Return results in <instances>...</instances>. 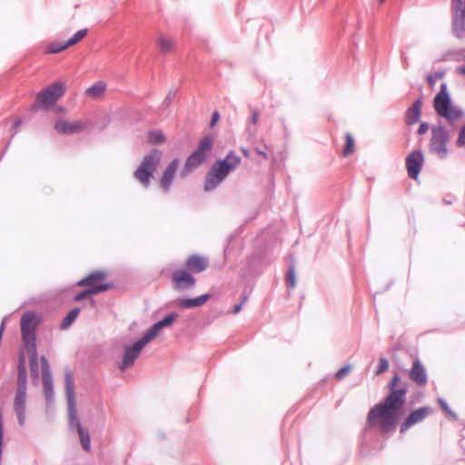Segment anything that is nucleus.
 <instances>
[{
  "instance_id": "1",
  "label": "nucleus",
  "mask_w": 465,
  "mask_h": 465,
  "mask_svg": "<svg viewBox=\"0 0 465 465\" xmlns=\"http://www.w3.org/2000/svg\"><path fill=\"white\" fill-rule=\"evenodd\" d=\"M388 388L390 393L385 399L375 404L367 415L368 423L381 432L395 430L401 416V410L406 401L407 385L401 382V377L395 374Z\"/></svg>"
},
{
  "instance_id": "2",
  "label": "nucleus",
  "mask_w": 465,
  "mask_h": 465,
  "mask_svg": "<svg viewBox=\"0 0 465 465\" xmlns=\"http://www.w3.org/2000/svg\"><path fill=\"white\" fill-rule=\"evenodd\" d=\"M39 322L40 317L32 311L25 312L20 322L23 341L30 354L31 371L35 377H38L35 329Z\"/></svg>"
},
{
  "instance_id": "3",
  "label": "nucleus",
  "mask_w": 465,
  "mask_h": 465,
  "mask_svg": "<svg viewBox=\"0 0 465 465\" xmlns=\"http://www.w3.org/2000/svg\"><path fill=\"white\" fill-rule=\"evenodd\" d=\"M241 161V157L232 151L223 159L215 161L206 174L204 190L211 191L217 187L231 172L240 165Z\"/></svg>"
},
{
  "instance_id": "4",
  "label": "nucleus",
  "mask_w": 465,
  "mask_h": 465,
  "mask_svg": "<svg viewBox=\"0 0 465 465\" xmlns=\"http://www.w3.org/2000/svg\"><path fill=\"white\" fill-rule=\"evenodd\" d=\"M161 157V151L153 149L143 158L135 170L134 176L143 187H149L151 178L160 163Z\"/></svg>"
},
{
  "instance_id": "5",
  "label": "nucleus",
  "mask_w": 465,
  "mask_h": 465,
  "mask_svg": "<svg viewBox=\"0 0 465 465\" xmlns=\"http://www.w3.org/2000/svg\"><path fill=\"white\" fill-rule=\"evenodd\" d=\"M434 109L439 115L453 123L462 116V112L451 104L447 86L442 84L440 92L434 98Z\"/></svg>"
},
{
  "instance_id": "6",
  "label": "nucleus",
  "mask_w": 465,
  "mask_h": 465,
  "mask_svg": "<svg viewBox=\"0 0 465 465\" xmlns=\"http://www.w3.org/2000/svg\"><path fill=\"white\" fill-rule=\"evenodd\" d=\"M65 389L67 395L70 422L71 424H75L81 444L85 450H88L90 449V436L88 431L84 430L82 428L80 422L76 420L75 401L73 391V380L69 374H67L65 377Z\"/></svg>"
},
{
  "instance_id": "7",
  "label": "nucleus",
  "mask_w": 465,
  "mask_h": 465,
  "mask_svg": "<svg viewBox=\"0 0 465 465\" xmlns=\"http://www.w3.org/2000/svg\"><path fill=\"white\" fill-rule=\"evenodd\" d=\"M26 373L24 367H19L17 377V388L14 399V411L21 426L25 423L26 411Z\"/></svg>"
},
{
  "instance_id": "8",
  "label": "nucleus",
  "mask_w": 465,
  "mask_h": 465,
  "mask_svg": "<svg viewBox=\"0 0 465 465\" xmlns=\"http://www.w3.org/2000/svg\"><path fill=\"white\" fill-rule=\"evenodd\" d=\"M66 85L62 82H55L38 93L35 104L40 108H49L61 98L65 92Z\"/></svg>"
},
{
  "instance_id": "9",
  "label": "nucleus",
  "mask_w": 465,
  "mask_h": 465,
  "mask_svg": "<svg viewBox=\"0 0 465 465\" xmlns=\"http://www.w3.org/2000/svg\"><path fill=\"white\" fill-rule=\"evenodd\" d=\"M450 136L448 131L442 126H436L431 129L430 150L435 153L438 157L445 158L448 154L447 143Z\"/></svg>"
},
{
  "instance_id": "10",
  "label": "nucleus",
  "mask_w": 465,
  "mask_h": 465,
  "mask_svg": "<svg viewBox=\"0 0 465 465\" xmlns=\"http://www.w3.org/2000/svg\"><path fill=\"white\" fill-rule=\"evenodd\" d=\"M91 126V122L88 119H80L75 121H67L59 119L55 121L54 129L59 134L70 135L79 134Z\"/></svg>"
},
{
  "instance_id": "11",
  "label": "nucleus",
  "mask_w": 465,
  "mask_h": 465,
  "mask_svg": "<svg viewBox=\"0 0 465 465\" xmlns=\"http://www.w3.org/2000/svg\"><path fill=\"white\" fill-rule=\"evenodd\" d=\"M452 26L455 35L465 36V0H451Z\"/></svg>"
},
{
  "instance_id": "12",
  "label": "nucleus",
  "mask_w": 465,
  "mask_h": 465,
  "mask_svg": "<svg viewBox=\"0 0 465 465\" xmlns=\"http://www.w3.org/2000/svg\"><path fill=\"white\" fill-rule=\"evenodd\" d=\"M424 163V155L420 151L411 153L406 158V169L410 178L417 180Z\"/></svg>"
},
{
  "instance_id": "13",
  "label": "nucleus",
  "mask_w": 465,
  "mask_h": 465,
  "mask_svg": "<svg viewBox=\"0 0 465 465\" xmlns=\"http://www.w3.org/2000/svg\"><path fill=\"white\" fill-rule=\"evenodd\" d=\"M175 319H176L175 314L167 315L162 321L153 324L140 340L146 345L152 340L156 338L159 335L160 331L164 327H168V326L172 325L173 322L175 321Z\"/></svg>"
},
{
  "instance_id": "14",
  "label": "nucleus",
  "mask_w": 465,
  "mask_h": 465,
  "mask_svg": "<svg viewBox=\"0 0 465 465\" xmlns=\"http://www.w3.org/2000/svg\"><path fill=\"white\" fill-rule=\"evenodd\" d=\"M430 409L429 407H421L411 411L401 425V432L404 433L413 425L421 422L429 414Z\"/></svg>"
},
{
  "instance_id": "15",
  "label": "nucleus",
  "mask_w": 465,
  "mask_h": 465,
  "mask_svg": "<svg viewBox=\"0 0 465 465\" xmlns=\"http://www.w3.org/2000/svg\"><path fill=\"white\" fill-rule=\"evenodd\" d=\"M144 346L145 344L141 340H138L134 345L127 347L119 368L124 371L132 366Z\"/></svg>"
},
{
  "instance_id": "16",
  "label": "nucleus",
  "mask_w": 465,
  "mask_h": 465,
  "mask_svg": "<svg viewBox=\"0 0 465 465\" xmlns=\"http://www.w3.org/2000/svg\"><path fill=\"white\" fill-rule=\"evenodd\" d=\"M173 282L176 289H185L193 286L195 280L186 271H176L173 274Z\"/></svg>"
},
{
  "instance_id": "17",
  "label": "nucleus",
  "mask_w": 465,
  "mask_h": 465,
  "mask_svg": "<svg viewBox=\"0 0 465 465\" xmlns=\"http://www.w3.org/2000/svg\"><path fill=\"white\" fill-rule=\"evenodd\" d=\"M179 166V161L177 159L173 160L167 166L160 181V185L163 191L167 192L172 184V182L175 176Z\"/></svg>"
},
{
  "instance_id": "18",
  "label": "nucleus",
  "mask_w": 465,
  "mask_h": 465,
  "mask_svg": "<svg viewBox=\"0 0 465 465\" xmlns=\"http://www.w3.org/2000/svg\"><path fill=\"white\" fill-rule=\"evenodd\" d=\"M410 378L419 386H424L427 383L426 371L418 360H416L412 365L410 371Z\"/></svg>"
},
{
  "instance_id": "19",
  "label": "nucleus",
  "mask_w": 465,
  "mask_h": 465,
  "mask_svg": "<svg viewBox=\"0 0 465 465\" xmlns=\"http://www.w3.org/2000/svg\"><path fill=\"white\" fill-rule=\"evenodd\" d=\"M43 386L46 398H50L52 394V377L49 372L47 360L45 357L41 358Z\"/></svg>"
},
{
  "instance_id": "20",
  "label": "nucleus",
  "mask_w": 465,
  "mask_h": 465,
  "mask_svg": "<svg viewBox=\"0 0 465 465\" xmlns=\"http://www.w3.org/2000/svg\"><path fill=\"white\" fill-rule=\"evenodd\" d=\"M156 43L160 52L163 54H173L176 50L175 42L163 34L157 36Z\"/></svg>"
},
{
  "instance_id": "21",
  "label": "nucleus",
  "mask_w": 465,
  "mask_h": 465,
  "mask_svg": "<svg viewBox=\"0 0 465 465\" xmlns=\"http://www.w3.org/2000/svg\"><path fill=\"white\" fill-rule=\"evenodd\" d=\"M422 106L421 99H418L414 104L407 110L405 114V121L408 124L411 125L417 123L420 116V110Z\"/></svg>"
},
{
  "instance_id": "22",
  "label": "nucleus",
  "mask_w": 465,
  "mask_h": 465,
  "mask_svg": "<svg viewBox=\"0 0 465 465\" xmlns=\"http://www.w3.org/2000/svg\"><path fill=\"white\" fill-rule=\"evenodd\" d=\"M105 273L104 272H94L82 279L79 282V286H97L104 285V280Z\"/></svg>"
},
{
  "instance_id": "23",
  "label": "nucleus",
  "mask_w": 465,
  "mask_h": 465,
  "mask_svg": "<svg viewBox=\"0 0 465 465\" xmlns=\"http://www.w3.org/2000/svg\"><path fill=\"white\" fill-rule=\"evenodd\" d=\"M206 158V154H203L198 151H194L186 160L184 171L186 173L191 172L193 169L201 165Z\"/></svg>"
},
{
  "instance_id": "24",
  "label": "nucleus",
  "mask_w": 465,
  "mask_h": 465,
  "mask_svg": "<svg viewBox=\"0 0 465 465\" xmlns=\"http://www.w3.org/2000/svg\"><path fill=\"white\" fill-rule=\"evenodd\" d=\"M210 298L209 294H203L193 299H183L178 302V305L183 308H193L203 305Z\"/></svg>"
},
{
  "instance_id": "25",
  "label": "nucleus",
  "mask_w": 465,
  "mask_h": 465,
  "mask_svg": "<svg viewBox=\"0 0 465 465\" xmlns=\"http://www.w3.org/2000/svg\"><path fill=\"white\" fill-rule=\"evenodd\" d=\"M106 89V84L104 82H97L92 86H90L86 91L85 94L87 96L97 99L104 95Z\"/></svg>"
},
{
  "instance_id": "26",
  "label": "nucleus",
  "mask_w": 465,
  "mask_h": 465,
  "mask_svg": "<svg viewBox=\"0 0 465 465\" xmlns=\"http://www.w3.org/2000/svg\"><path fill=\"white\" fill-rule=\"evenodd\" d=\"M355 151V141L351 134H346L345 143L341 151V154L344 157L351 155Z\"/></svg>"
},
{
  "instance_id": "27",
  "label": "nucleus",
  "mask_w": 465,
  "mask_h": 465,
  "mask_svg": "<svg viewBox=\"0 0 465 465\" xmlns=\"http://www.w3.org/2000/svg\"><path fill=\"white\" fill-rule=\"evenodd\" d=\"M213 142H214V139L213 137L212 136H205L203 137L200 143H199V145H198V148L196 149V151L203 153V154H206L212 150L213 148Z\"/></svg>"
},
{
  "instance_id": "28",
  "label": "nucleus",
  "mask_w": 465,
  "mask_h": 465,
  "mask_svg": "<svg viewBox=\"0 0 465 465\" xmlns=\"http://www.w3.org/2000/svg\"><path fill=\"white\" fill-rule=\"evenodd\" d=\"M147 141L150 144L163 143L165 136L162 131L153 130L148 133Z\"/></svg>"
},
{
  "instance_id": "29",
  "label": "nucleus",
  "mask_w": 465,
  "mask_h": 465,
  "mask_svg": "<svg viewBox=\"0 0 465 465\" xmlns=\"http://www.w3.org/2000/svg\"><path fill=\"white\" fill-rule=\"evenodd\" d=\"M80 312V309L79 308H74L68 314L67 316L61 322V328L62 329H66L68 328L72 323L77 318L78 314Z\"/></svg>"
},
{
  "instance_id": "30",
  "label": "nucleus",
  "mask_w": 465,
  "mask_h": 465,
  "mask_svg": "<svg viewBox=\"0 0 465 465\" xmlns=\"http://www.w3.org/2000/svg\"><path fill=\"white\" fill-rule=\"evenodd\" d=\"M66 48H68V46L66 45V42H64V43L53 42L47 45L46 53L56 54V53L65 50Z\"/></svg>"
},
{
  "instance_id": "31",
  "label": "nucleus",
  "mask_w": 465,
  "mask_h": 465,
  "mask_svg": "<svg viewBox=\"0 0 465 465\" xmlns=\"http://www.w3.org/2000/svg\"><path fill=\"white\" fill-rule=\"evenodd\" d=\"M86 34H87V29L79 30L73 35V37H71L70 39H68L66 41V45L69 47V46L76 45L77 43H79L85 37Z\"/></svg>"
},
{
  "instance_id": "32",
  "label": "nucleus",
  "mask_w": 465,
  "mask_h": 465,
  "mask_svg": "<svg viewBox=\"0 0 465 465\" xmlns=\"http://www.w3.org/2000/svg\"><path fill=\"white\" fill-rule=\"evenodd\" d=\"M90 288L86 291L89 292L90 296L94 295L103 292H105L111 288L109 284L97 285V286H89Z\"/></svg>"
},
{
  "instance_id": "33",
  "label": "nucleus",
  "mask_w": 465,
  "mask_h": 465,
  "mask_svg": "<svg viewBox=\"0 0 465 465\" xmlns=\"http://www.w3.org/2000/svg\"><path fill=\"white\" fill-rule=\"evenodd\" d=\"M389 369V361L385 358H381L376 370V375H380Z\"/></svg>"
},
{
  "instance_id": "34",
  "label": "nucleus",
  "mask_w": 465,
  "mask_h": 465,
  "mask_svg": "<svg viewBox=\"0 0 465 465\" xmlns=\"http://www.w3.org/2000/svg\"><path fill=\"white\" fill-rule=\"evenodd\" d=\"M287 285L289 288L293 289L296 285L295 283V272L292 267L290 268L287 273Z\"/></svg>"
},
{
  "instance_id": "35",
  "label": "nucleus",
  "mask_w": 465,
  "mask_h": 465,
  "mask_svg": "<svg viewBox=\"0 0 465 465\" xmlns=\"http://www.w3.org/2000/svg\"><path fill=\"white\" fill-rule=\"evenodd\" d=\"M457 145L460 147H465V124L461 127L458 139Z\"/></svg>"
},
{
  "instance_id": "36",
  "label": "nucleus",
  "mask_w": 465,
  "mask_h": 465,
  "mask_svg": "<svg viewBox=\"0 0 465 465\" xmlns=\"http://www.w3.org/2000/svg\"><path fill=\"white\" fill-rule=\"evenodd\" d=\"M351 371V367L350 366H344L342 368H341L335 374V378L337 380H341L342 378H344Z\"/></svg>"
},
{
  "instance_id": "37",
  "label": "nucleus",
  "mask_w": 465,
  "mask_h": 465,
  "mask_svg": "<svg viewBox=\"0 0 465 465\" xmlns=\"http://www.w3.org/2000/svg\"><path fill=\"white\" fill-rule=\"evenodd\" d=\"M443 76V74L441 73H436L434 75H428L427 81L430 87H433L437 79H440Z\"/></svg>"
},
{
  "instance_id": "38",
  "label": "nucleus",
  "mask_w": 465,
  "mask_h": 465,
  "mask_svg": "<svg viewBox=\"0 0 465 465\" xmlns=\"http://www.w3.org/2000/svg\"><path fill=\"white\" fill-rule=\"evenodd\" d=\"M192 265H193L191 267L192 272H196V273L203 272L206 268L205 263H192Z\"/></svg>"
},
{
  "instance_id": "39",
  "label": "nucleus",
  "mask_w": 465,
  "mask_h": 465,
  "mask_svg": "<svg viewBox=\"0 0 465 465\" xmlns=\"http://www.w3.org/2000/svg\"><path fill=\"white\" fill-rule=\"evenodd\" d=\"M21 124H22V119L20 117H16L14 119V122H13L14 134H16L18 132Z\"/></svg>"
},
{
  "instance_id": "40",
  "label": "nucleus",
  "mask_w": 465,
  "mask_h": 465,
  "mask_svg": "<svg viewBox=\"0 0 465 465\" xmlns=\"http://www.w3.org/2000/svg\"><path fill=\"white\" fill-rule=\"evenodd\" d=\"M89 296H90L89 292L85 290V291H84V292H82L78 293V294L74 297V301H76V302H80V301H82L83 299H85V298H87V297H89Z\"/></svg>"
},
{
  "instance_id": "41",
  "label": "nucleus",
  "mask_w": 465,
  "mask_h": 465,
  "mask_svg": "<svg viewBox=\"0 0 465 465\" xmlns=\"http://www.w3.org/2000/svg\"><path fill=\"white\" fill-rule=\"evenodd\" d=\"M186 262H204V258L200 256V255L193 254V255L188 257Z\"/></svg>"
},
{
  "instance_id": "42",
  "label": "nucleus",
  "mask_w": 465,
  "mask_h": 465,
  "mask_svg": "<svg viewBox=\"0 0 465 465\" xmlns=\"http://www.w3.org/2000/svg\"><path fill=\"white\" fill-rule=\"evenodd\" d=\"M259 120V112L257 109L252 110V123L253 124H256Z\"/></svg>"
},
{
  "instance_id": "43",
  "label": "nucleus",
  "mask_w": 465,
  "mask_h": 465,
  "mask_svg": "<svg viewBox=\"0 0 465 465\" xmlns=\"http://www.w3.org/2000/svg\"><path fill=\"white\" fill-rule=\"evenodd\" d=\"M428 130H429V125L426 123H422L418 129V134H423L427 133Z\"/></svg>"
},
{
  "instance_id": "44",
  "label": "nucleus",
  "mask_w": 465,
  "mask_h": 465,
  "mask_svg": "<svg viewBox=\"0 0 465 465\" xmlns=\"http://www.w3.org/2000/svg\"><path fill=\"white\" fill-rule=\"evenodd\" d=\"M4 439V425H3V413L0 410V440Z\"/></svg>"
},
{
  "instance_id": "45",
  "label": "nucleus",
  "mask_w": 465,
  "mask_h": 465,
  "mask_svg": "<svg viewBox=\"0 0 465 465\" xmlns=\"http://www.w3.org/2000/svg\"><path fill=\"white\" fill-rule=\"evenodd\" d=\"M219 117H220V115H219L218 112H214L213 114L212 120H211V126L212 127L214 126V124L218 122Z\"/></svg>"
},
{
  "instance_id": "46",
  "label": "nucleus",
  "mask_w": 465,
  "mask_h": 465,
  "mask_svg": "<svg viewBox=\"0 0 465 465\" xmlns=\"http://www.w3.org/2000/svg\"><path fill=\"white\" fill-rule=\"evenodd\" d=\"M242 303L236 304V305L234 306V308H233L232 312H233L234 314H236V313L240 312V311L242 310Z\"/></svg>"
},
{
  "instance_id": "47",
  "label": "nucleus",
  "mask_w": 465,
  "mask_h": 465,
  "mask_svg": "<svg viewBox=\"0 0 465 465\" xmlns=\"http://www.w3.org/2000/svg\"><path fill=\"white\" fill-rule=\"evenodd\" d=\"M457 72H458L459 74H460L465 75V65H464V66H461V67H459V68L457 69Z\"/></svg>"
},
{
  "instance_id": "48",
  "label": "nucleus",
  "mask_w": 465,
  "mask_h": 465,
  "mask_svg": "<svg viewBox=\"0 0 465 465\" xmlns=\"http://www.w3.org/2000/svg\"><path fill=\"white\" fill-rule=\"evenodd\" d=\"M256 152H257V153H258L259 155H261L262 157H263V158H267V154H266L264 152H262V151H259V150H256Z\"/></svg>"
},
{
  "instance_id": "49",
  "label": "nucleus",
  "mask_w": 465,
  "mask_h": 465,
  "mask_svg": "<svg viewBox=\"0 0 465 465\" xmlns=\"http://www.w3.org/2000/svg\"><path fill=\"white\" fill-rule=\"evenodd\" d=\"M56 111H57L58 113H62V114H64V113L65 112V109H64V107H58V108L56 109Z\"/></svg>"
},
{
  "instance_id": "50",
  "label": "nucleus",
  "mask_w": 465,
  "mask_h": 465,
  "mask_svg": "<svg viewBox=\"0 0 465 465\" xmlns=\"http://www.w3.org/2000/svg\"><path fill=\"white\" fill-rule=\"evenodd\" d=\"M242 152H243L245 156H249V153H248V152L246 150H242Z\"/></svg>"
},
{
  "instance_id": "51",
  "label": "nucleus",
  "mask_w": 465,
  "mask_h": 465,
  "mask_svg": "<svg viewBox=\"0 0 465 465\" xmlns=\"http://www.w3.org/2000/svg\"><path fill=\"white\" fill-rule=\"evenodd\" d=\"M246 300H247V298H246V297H244V298H243V300H242V303L245 302H246Z\"/></svg>"
},
{
  "instance_id": "52",
  "label": "nucleus",
  "mask_w": 465,
  "mask_h": 465,
  "mask_svg": "<svg viewBox=\"0 0 465 465\" xmlns=\"http://www.w3.org/2000/svg\"><path fill=\"white\" fill-rule=\"evenodd\" d=\"M384 0H380V2H383Z\"/></svg>"
}]
</instances>
